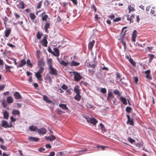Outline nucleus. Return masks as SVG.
Masks as SVG:
<instances>
[{
    "label": "nucleus",
    "mask_w": 156,
    "mask_h": 156,
    "mask_svg": "<svg viewBox=\"0 0 156 156\" xmlns=\"http://www.w3.org/2000/svg\"><path fill=\"white\" fill-rule=\"evenodd\" d=\"M71 89H69L67 90L66 91V92L67 93V95H69L71 94Z\"/></svg>",
    "instance_id": "obj_53"
},
{
    "label": "nucleus",
    "mask_w": 156,
    "mask_h": 156,
    "mask_svg": "<svg viewBox=\"0 0 156 156\" xmlns=\"http://www.w3.org/2000/svg\"><path fill=\"white\" fill-rule=\"evenodd\" d=\"M120 99L124 105H127L126 99L125 98L123 97H120Z\"/></svg>",
    "instance_id": "obj_27"
},
{
    "label": "nucleus",
    "mask_w": 156,
    "mask_h": 156,
    "mask_svg": "<svg viewBox=\"0 0 156 156\" xmlns=\"http://www.w3.org/2000/svg\"><path fill=\"white\" fill-rule=\"evenodd\" d=\"M44 70L43 67H40V68L37 73L41 74Z\"/></svg>",
    "instance_id": "obj_45"
},
{
    "label": "nucleus",
    "mask_w": 156,
    "mask_h": 156,
    "mask_svg": "<svg viewBox=\"0 0 156 156\" xmlns=\"http://www.w3.org/2000/svg\"><path fill=\"white\" fill-rule=\"evenodd\" d=\"M27 64L28 66H30V68H32V67L33 64L31 63L29 59H28L27 60Z\"/></svg>",
    "instance_id": "obj_46"
},
{
    "label": "nucleus",
    "mask_w": 156,
    "mask_h": 156,
    "mask_svg": "<svg viewBox=\"0 0 156 156\" xmlns=\"http://www.w3.org/2000/svg\"><path fill=\"white\" fill-rule=\"evenodd\" d=\"M126 116L128 119L127 124H129L133 126L134 122L133 119H131L129 115H127Z\"/></svg>",
    "instance_id": "obj_9"
},
{
    "label": "nucleus",
    "mask_w": 156,
    "mask_h": 156,
    "mask_svg": "<svg viewBox=\"0 0 156 156\" xmlns=\"http://www.w3.org/2000/svg\"><path fill=\"white\" fill-rule=\"evenodd\" d=\"M59 107L61 108L64 110H68V108L66 105L64 104H59Z\"/></svg>",
    "instance_id": "obj_36"
},
{
    "label": "nucleus",
    "mask_w": 156,
    "mask_h": 156,
    "mask_svg": "<svg viewBox=\"0 0 156 156\" xmlns=\"http://www.w3.org/2000/svg\"><path fill=\"white\" fill-rule=\"evenodd\" d=\"M37 132L40 135H44L46 133L47 130L44 128H42L40 129H38Z\"/></svg>",
    "instance_id": "obj_6"
},
{
    "label": "nucleus",
    "mask_w": 156,
    "mask_h": 156,
    "mask_svg": "<svg viewBox=\"0 0 156 156\" xmlns=\"http://www.w3.org/2000/svg\"><path fill=\"white\" fill-rule=\"evenodd\" d=\"M84 118H85L88 123H90L94 125H96L98 121L95 118L89 117L87 115H84L83 116Z\"/></svg>",
    "instance_id": "obj_1"
},
{
    "label": "nucleus",
    "mask_w": 156,
    "mask_h": 156,
    "mask_svg": "<svg viewBox=\"0 0 156 156\" xmlns=\"http://www.w3.org/2000/svg\"><path fill=\"white\" fill-rule=\"evenodd\" d=\"M153 47L151 46V47H147L145 49V50L146 51H148L149 52H151L153 48Z\"/></svg>",
    "instance_id": "obj_47"
},
{
    "label": "nucleus",
    "mask_w": 156,
    "mask_h": 156,
    "mask_svg": "<svg viewBox=\"0 0 156 156\" xmlns=\"http://www.w3.org/2000/svg\"><path fill=\"white\" fill-rule=\"evenodd\" d=\"M45 12H44L42 14L41 16L42 17V19L43 21H47V20L48 17V16L45 14Z\"/></svg>",
    "instance_id": "obj_19"
},
{
    "label": "nucleus",
    "mask_w": 156,
    "mask_h": 156,
    "mask_svg": "<svg viewBox=\"0 0 156 156\" xmlns=\"http://www.w3.org/2000/svg\"><path fill=\"white\" fill-rule=\"evenodd\" d=\"M43 34L42 33L38 32L36 35L38 39H41Z\"/></svg>",
    "instance_id": "obj_41"
},
{
    "label": "nucleus",
    "mask_w": 156,
    "mask_h": 156,
    "mask_svg": "<svg viewBox=\"0 0 156 156\" xmlns=\"http://www.w3.org/2000/svg\"><path fill=\"white\" fill-rule=\"evenodd\" d=\"M128 141L130 143L133 144L135 142V140L130 137H128Z\"/></svg>",
    "instance_id": "obj_48"
},
{
    "label": "nucleus",
    "mask_w": 156,
    "mask_h": 156,
    "mask_svg": "<svg viewBox=\"0 0 156 156\" xmlns=\"http://www.w3.org/2000/svg\"><path fill=\"white\" fill-rule=\"evenodd\" d=\"M73 73L74 75V79L75 81H78L82 78V77L80 75V73L76 72H73Z\"/></svg>",
    "instance_id": "obj_2"
},
{
    "label": "nucleus",
    "mask_w": 156,
    "mask_h": 156,
    "mask_svg": "<svg viewBox=\"0 0 156 156\" xmlns=\"http://www.w3.org/2000/svg\"><path fill=\"white\" fill-rule=\"evenodd\" d=\"M7 101L9 104L12 103L13 101V99L12 97L9 96L7 98Z\"/></svg>",
    "instance_id": "obj_33"
},
{
    "label": "nucleus",
    "mask_w": 156,
    "mask_h": 156,
    "mask_svg": "<svg viewBox=\"0 0 156 156\" xmlns=\"http://www.w3.org/2000/svg\"><path fill=\"white\" fill-rule=\"evenodd\" d=\"M74 90L76 94H80V90L79 89L78 85H76L74 88Z\"/></svg>",
    "instance_id": "obj_25"
},
{
    "label": "nucleus",
    "mask_w": 156,
    "mask_h": 156,
    "mask_svg": "<svg viewBox=\"0 0 156 156\" xmlns=\"http://www.w3.org/2000/svg\"><path fill=\"white\" fill-rule=\"evenodd\" d=\"M129 61L133 66H136V63L134 61L133 59L130 58V59H129Z\"/></svg>",
    "instance_id": "obj_44"
},
{
    "label": "nucleus",
    "mask_w": 156,
    "mask_h": 156,
    "mask_svg": "<svg viewBox=\"0 0 156 156\" xmlns=\"http://www.w3.org/2000/svg\"><path fill=\"white\" fill-rule=\"evenodd\" d=\"M80 94H76V95L74 97V99L77 101H80L81 98Z\"/></svg>",
    "instance_id": "obj_32"
},
{
    "label": "nucleus",
    "mask_w": 156,
    "mask_h": 156,
    "mask_svg": "<svg viewBox=\"0 0 156 156\" xmlns=\"http://www.w3.org/2000/svg\"><path fill=\"white\" fill-rule=\"evenodd\" d=\"M29 129L31 131H37V130L38 129L37 126H34V125L30 126L29 127Z\"/></svg>",
    "instance_id": "obj_29"
},
{
    "label": "nucleus",
    "mask_w": 156,
    "mask_h": 156,
    "mask_svg": "<svg viewBox=\"0 0 156 156\" xmlns=\"http://www.w3.org/2000/svg\"><path fill=\"white\" fill-rule=\"evenodd\" d=\"M41 43L43 46L44 47L47 46L48 42L47 41V38L46 37H44L43 40L41 41Z\"/></svg>",
    "instance_id": "obj_7"
},
{
    "label": "nucleus",
    "mask_w": 156,
    "mask_h": 156,
    "mask_svg": "<svg viewBox=\"0 0 156 156\" xmlns=\"http://www.w3.org/2000/svg\"><path fill=\"white\" fill-rule=\"evenodd\" d=\"M2 105L3 106V107L4 108H5L7 106V104L5 101H3L2 103Z\"/></svg>",
    "instance_id": "obj_62"
},
{
    "label": "nucleus",
    "mask_w": 156,
    "mask_h": 156,
    "mask_svg": "<svg viewBox=\"0 0 156 156\" xmlns=\"http://www.w3.org/2000/svg\"><path fill=\"white\" fill-rule=\"evenodd\" d=\"M101 92L103 94L106 93V89L105 88H102L100 90Z\"/></svg>",
    "instance_id": "obj_49"
},
{
    "label": "nucleus",
    "mask_w": 156,
    "mask_h": 156,
    "mask_svg": "<svg viewBox=\"0 0 156 156\" xmlns=\"http://www.w3.org/2000/svg\"><path fill=\"white\" fill-rule=\"evenodd\" d=\"M28 140L30 142H38L40 140V139L39 138L29 136L28 137Z\"/></svg>",
    "instance_id": "obj_10"
},
{
    "label": "nucleus",
    "mask_w": 156,
    "mask_h": 156,
    "mask_svg": "<svg viewBox=\"0 0 156 156\" xmlns=\"http://www.w3.org/2000/svg\"><path fill=\"white\" fill-rule=\"evenodd\" d=\"M38 151L40 152H43L45 151V149L44 147H41L38 149Z\"/></svg>",
    "instance_id": "obj_57"
},
{
    "label": "nucleus",
    "mask_w": 156,
    "mask_h": 156,
    "mask_svg": "<svg viewBox=\"0 0 156 156\" xmlns=\"http://www.w3.org/2000/svg\"><path fill=\"white\" fill-rule=\"evenodd\" d=\"M17 7L20 9H23L25 8L24 4L23 1H20L19 3L17 5Z\"/></svg>",
    "instance_id": "obj_14"
},
{
    "label": "nucleus",
    "mask_w": 156,
    "mask_h": 156,
    "mask_svg": "<svg viewBox=\"0 0 156 156\" xmlns=\"http://www.w3.org/2000/svg\"><path fill=\"white\" fill-rule=\"evenodd\" d=\"M26 63L25 60L23 59L20 61V63L17 65L18 68L22 67L24 66Z\"/></svg>",
    "instance_id": "obj_18"
},
{
    "label": "nucleus",
    "mask_w": 156,
    "mask_h": 156,
    "mask_svg": "<svg viewBox=\"0 0 156 156\" xmlns=\"http://www.w3.org/2000/svg\"><path fill=\"white\" fill-rule=\"evenodd\" d=\"M94 43L95 41L94 40H93L92 41L89 43L88 44V48L90 50H91L92 49Z\"/></svg>",
    "instance_id": "obj_28"
},
{
    "label": "nucleus",
    "mask_w": 156,
    "mask_h": 156,
    "mask_svg": "<svg viewBox=\"0 0 156 156\" xmlns=\"http://www.w3.org/2000/svg\"><path fill=\"white\" fill-rule=\"evenodd\" d=\"M30 16L31 19L32 20H34L36 18V16L34 13H30Z\"/></svg>",
    "instance_id": "obj_40"
},
{
    "label": "nucleus",
    "mask_w": 156,
    "mask_h": 156,
    "mask_svg": "<svg viewBox=\"0 0 156 156\" xmlns=\"http://www.w3.org/2000/svg\"><path fill=\"white\" fill-rule=\"evenodd\" d=\"M14 96L15 99H22V97L21 95L18 92H16L14 94Z\"/></svg>",
    "instance_id": "obj_16"
},
{
    "label": "nucleus",
    "mask_w": 156,
    "mask_h": 156,
    "mask_svg": "<svg viewBox=\"0 0 156 156\" xmlns=\"http://www.w3.org/2000/svg\"><path fill=\"white\" fill-rule=\"evenodd\" d=\"M14 14L16 19H18L20 17V15L17 14V13L16 12H14Z\"/></svg>",
    "instance_id": "obj_54"
},
{
    "label": "nucleus",
    "mask_w": 156,
    "mask_h": 156,
    "mask_svg": "<svg viewBox=\"0 0 156 156\" xmlns=\"http://www.w3.org/2000/svg\"><path fill=\"white\" fill-rule=\"evenodd\" d=\"M44 62L43 61V58L38 60V65L39 67H44Z\"/></svg>",
    "instance_id": "obj_15"
},
{
    "label": "nucleus",
    "mask_w": 156,
    "mask_h": 156,
    "mask_svg": "<svg viewBox=\"0 0 156 156\" xmlns=\"http://www.w3.org/2000/svg\"><path fill=\"white\" fill-rule=\"evenodd\" d=\"M11 29L9 28H7L5 31V36L6 37H8L11 33Z\"/></svg>",
    "instance_id": "obj_12"
},
{
    "label": "nucleus",
    "mask_w": 156,
    "mask_h": 156,
    "mask_svg": "<svg viewBox=\"0 0 156 156\" xmlns=\"http://www.w3.org/2000/svg\"><path fill=\"white\" fill-rule=\"evenodd\" d=\"M45 138L47 140H48L51 141H52L56 139V137L53 135H51L48 136H46Z\"/></svg>",
    "instance_id": "obj_11"
},
{
    "label": "nucleus",
    "mask_w": 156,
    "mask_h": 156,
    "mask_svg": "<svg viewBox=\"0 0 156 156\" xmlns=\"http://www.w3.org/2000/svg\"><path fill=\"white\" fill-rule=\"evenodd\" d=\"M137 32L136 30H134L132 34V41L133 42H135L136 41V38L137 36Z\"/></svg>",
    "instance_id": "obj_8"
},
{
    "label": "nucleus",
    "mask_w": 156,
    "mask_h": 156,
    "mask_svg": "<svg viewBox=\"0 0 156 156\" xmlns=\"http://www.w3.org/2000/svg\"><path fill=\"white\" fill-rule=\"evenodd\" d=\"M35 76L37 77V79L40 81H41L42 80V76L41 75V74L37 73L35 74Z\"/></svg>",
    "instance_id": "obj_23"
},
{
    "label": "nucleus",
    "mask_w": 156,
    "mask_h": 156,
    "mask_svg": "<svg viewBox=\"0 0 156 156\" xmlns=\"http://www.w3.org/2000/svg\"><path fill=\"white\" fill-rule=\"evenodd\" d=\"M136 146L138 147H141L143 146V145L140 143H138L136 144Z\"/></svg>",
    "instance_id": "obj_60"
},
{
    "label": "nucleus",
    "mask_w": 156,
    "mask_h": 156,
    "mask_svg": "<svg viewBox=\"0 0 156 156\" xmlns=\"http://www.w3.org/2000/svg\"><path fill=\"white\" fill-rule=\"evenodd\" d=\"M48 69L49 70V74L54 75H57L58 74L57 69L52 66L49 68Z\"/></svg>",
    "instance_id": "obj_3"
},
{
    "label": "nucleus",
    "mask_w": 156,
    "mask_h": 156,
    "mask_svg": "<svg viewBox=\"0 0 156 156\" xmlns=\"http://www.w3.org/2000/svg\"><path fill=\"white\" fill-rule=\"evenodd\" d=\"M12 114L14 115H18L19 117H20V112L18 110H13L12 112Z\"/></svg>",
    "instance_id": "obj_26"
},
{
    "label": "nucleus",
    "mask_w": 156,
    "mask_h": 156,
    "mask_svg": "<svg viewBox=\"0 0 156 156\" xmlns=\"http://www.w3.org/2000/svg\"><path fill=\"white\" fill-rule=\"evenodd\" d=\"M43 99L47 103H51L52 101L49 99L48 97L45 95L43 96Z\"/></svg>",
    "instance_id": "obj_21"
},
{
    "label": "nucleus",
    "mask_w": 156,
    "mask_h": 156,
    "mask_svg": "<svg viewBox=\"0 0 156 156\" xmlns=\"http://www.w3.org/2000/svg\"><path fill=\"white\" fill-rule=\"evenodd\" d=\"M113 96L112 95V92H109L108 94L107 100L108 101H110L112 100V98H113Z\"/></svg>",
    "instance_id": "obj_30"
},
{
    "label": "nucleus",
    "mask_w": 156,
    "mask_h": 156,
    "mask_svg": "<svg viewBox=\"0 0 156 156\" xmlns=\"http://www.w3.org/2000/svg\"><path fill=\"white\" fill-rule=\"evenodd\" d=\"M48 50L49 52L51 53L52 54H54V52L52 51L50 47L48 48Z\"/></svg>",
    "instance_id": "obj_58"
},
{
    "label": "nucleus",
    "mask_w": 156,
    "mask_h": 156,
    "mask_svg": "<svg viewBox=\"0 0 156 156\" xmlns=\"http://www.w3.org/2000/svg\"><path fill=\"white\" fill-rule=\"evenodd\" d=\"M4 118L6 119H8L9 116V114L8 112L6 111H5L3 113Z\"/></svg>",
    "instance_id": "obj_37"
},
{
    "label": "nucleus",
    "mask_w": 156,
    "mask_h": 156,
    "mask_svg": "<svg viewBox=\"0 0 156 156\" xmlns=\"http://www.w3.org/2000/svg\"><path fill=\"white\" fill-rule=\"evenodd\" d=\"M80 64V63L73 61L71 62L70 65L72 66H78Z\"/></svg>",
    "instance_id": "obj_31"
},
{
    "label": "nucleus",
    "mask_w": 156,
    "mask_h": 156,
    "mask_svg": "<svg viewBox=\"0 0 156 156\" xmlns=\"http://www.w3.org/2000/svg\"><path fill=\"white\" fill-rule=\"evenodd\" d=\"M148 56H149L150 58L149 59V62H150L154 58V55L152 54H148Z\"/></svg>",
    "instance_id": "obj_42"
},
{
    "label": "nucleus",
    "mask_w": 156,
    "mask_h": 156,
    "mask_svg": "<svg viewBox=\"0 0 156 156\" xmlns=\"http://www.w3.org/2000/svg\"><path fill=\"white\" fill-rule=\"evenodd\" d=\"M121 20V18L120 17H117L115 19H113V21L114 22H117L119 21H120Z\"/></svg>",
    "instance_id": "obj_51"
},
{
    "label": "nucleus",
    "mask_w": 156,
    "mask_h": 156,
    "mask_svg": "<svg viewBox=\"0 0 156 156\" xmlns=\"http://www.w3.org/2000/svg\"><path fill=\"white\" fill-rule=\"evenodd\" d=\"M128 9L129 10L128 13H130L131 12H133L135 10L133 7H132L130 5H129L128 6Z\"/></svg>",
    "instance_id": "obj_38"
},
{
    "label": "nucleus",
    "mask_w": 156,
    "mask_h": 156,
    "mask_svg": "<svg viewBox=\"0 0 156 156\" xmlns=\"http://www.w3.org/2000/svg\"><path fill=\"white\" fill-rule=\"evenodd\" d=\"M49 21H49V22H47L45 23L44 26L45 30L46 33H47L48 32V29L50 28V24Z\"/></svg>",
    "instance_id": "obj_17"
},
{
    "label": "nucleus",
    "mask_w": 156,
    "mask_h": 156,
    "mask_svg": "<svg viewBox=\"0 0 156 156\" xmlns=\"http://www.w3.org/2000/svg\"><path fill=\"white\" fill-rule=\"evenodd\" d=\"M47 63L48 66V68L52 66V59L51 58L47 59Z\"/></svg>",
    "instance_id": "obj_24"
},
{
    "label": "nucleus",
    "mask_w": 156,
    "mask_h": 156,
    "mask_svg": "<svg viewBox=\"0 0 156 156\" xmlns=\"http://www.w3.org/2000/svg\"><path fill=\"white\" fill-rule=\"evenodd\" d=\"M59 63L62 65H63L65 66H67L68 64H69V63L68 62H65L64 61H62L60 62H59Z\"/></svg>",
    "instance_id": "obj_35"
},
{
    "label": "nucleus",
    "mask_w": 156,
    "mask_h": 156,
    "mask_svg": "<svg viewBox=\"0 0 156 156\" xmlns=\"http://www.w3.org/2000/svg\"><path fill=\"white\" fill-rule=\"evenodd\" d=\"M126 16L127 18V20L130 21V23L133 22L132 20L134 18V15L133 14H132L130 17H129V15H126Z\"/></svg>",
    "instance_id": "obj_20"
},
{
    "label": "nucleus",
    "mask_w": 156,
    "mask_h": 156,
    "mask_svg": "<svg viewBox=\"0 0 156 156\" xmlns=\"http://www.w3.org/2000/svg\"><path fill=\"white\" fill-rule=\"evenodd\" d=\"M2 126L5 128H9L12 127V125H9L7 121L5 120H2Z\"/></svg>",
    "instance_id": "obj_5"
},
{
    "label": "nucleus",
    "mask_w": 156,
    "mask_h": 156,
    "mask_svg": "<svg viewBox=\"0 0 156 156\" xmlns=\"http://www.w3.org/2000/svg\"><path fill=\"white\" fill-rule=\"evenodd\" d=\"M5 69L6 70V71H8L9 72H10L11 70H10V69L12 68V67L11 66H8L6 64L5 65Z\"/></svg>",
    "instance_id": "obj_39"
},
{
    "label": "nucleus",
    "mask_w": 156,
    "mask_h": 156,
    "mask_svg": "<svg viewBox=\"0 0 156 156\" xmlns=\"http://www.w3.org/2000/svg\"><path fill=\"white\" fill-rule=\"evenodd\" d=\"M57 112L58 113V114L59 115L61 114L63 112L62 111H61L60 109H59L58 108L57 109ZM63 113H64V112H63Z\"/></svg>",
    "instance_id": "obj_56"
},
{
    "label": "nucleus",
    "mask_w": 156,
    "mask_h": 156,
    "mask_svg": "<svg viewBox=\"0 0 156 156\" xmlns=\"http://www.w3.org/2000/svg\"><path fill=\"white\" fill-rule=\"evenodd\" d=\"M102 65L104 66L102 68V69L103 70H105L107 71L108 70V69L107 67H105L104 64H103Z\"/></svg>",
    "instance_id": "obj_59"
},
{
    "label": "nucleus",
    "mask_w": 156,
    "mask_h": 156,
    "mask_svg": "<svg viewBox=\"0 0 156 156\" xmlns=\"http://www.w3.org/2000/svg\"><path fill=\"white\" fill-rule=\"evenodd\" d=\"M1 148L4 150H6L7 149V147L4 145H1Z\"/></svg>",
    "instance_id": "obj_63"
},
{
    "label": "nucleus",
    "mask_w": 156,
    "mask_h": 156,
    "mask_svg": "<svg viewBox=\"0 0 156 156\" xmlns=\"http://www.w3.org/2000/svg\"><path fill=\"white\" fill-rule=\"evenodd\" d=\"M63 152L62 151H60L59 152H58L57 153V155L58 156H61L63 155Z\"/></svg>",
    "instance_id": "obj_64"
},
{
    "label": "nucleus",
    "mask_w": 156,
    "mask_h": 156,
    "mask_svg": "<svg viewBox=\"0 0 156 156\" xmlns=\"http://www.w3.org/2000/svg\"><path fill=\"white\" fill-rule=\"evenodd\" d=\"M55 155V152L52 151L50 153V154L48 156H54Z\"/></svg>",
    "instance_id": "obj_61"
},
{
    "label": "nucleus",
    "mask_w": 156,
    "mask_h": 156,
    "mask_svg": "<svg viewBox=\"0 0 156 156\" xmlns=\"http://www.w3.org/2000/svg\"><path fill=\"white\" fill-rule=\"evenodd\" d=\"M68 87L67 85H66L65 84H63L62 85V88L65 90H66L68 88Z\"/></svg>",
    "instance_id": "obj_52"
},
{
    "label": "nucleus",
    "mask_w": 156,
    "mask_h": 156,
    "mask_svg": "<svg viewBox=\"0 0 156 156\" xmlns=\"http://www.w3.org/2000/svg\"><path fill=\"white\" fill-rule=\"evenodd\" d=\"M54 50L55 52H54V54H53L54 56L58 57L59 55V49L57 48H54Z\"/></svg>",
    "instance_id": "obj_22"
},
{
    "label": "nucleus",
    "mask_w": 156,
    "mask_h": 156,
    "mask_svg": "<svg viewBox=\"0 0 156 156\" xmlns=\"http://www.w3.org/2000/svg\"><path fill=\"white\" fill-rule=\"evenodd\" d=\"M108 17L109 18H110L111 20H112V19L113 20V19H114L115 17V16L114 15V14H112V15H111L109 16H108Z\"/></svg>",
    "instance_id": "obj_55"
},
{
    "label": "nucleus",
    "mask_w": 156,
    "mask_h": 156,
    "mask_svg": "<svg viewBox=\"0 0 156 156\" xmlns=\"http://www.w3.org/2000/svg\"><path fill=\"white\" fill-rule=\"evenodd\" d=\"M42 1H41L38 3L37 6V9H39L41 8V6L42 5Z\"/></svg>",
    "instance_id": "obj_50"
},
{
    "label": "nucleus",
    "mask_w": 156,
    "mask_h": 156,
    "mask_svg": "<svg viewBox=\"0 0 156 156\" xmlns=\"http://www.w3.org/2000/svg\"><path fill=\"white\" fill-rule=\"evenodd\" d=\"M132 110V108L129 106L127 107L126 108V111L127 113H129L131 112Z\"/></svg>",
    "instance_id": "obj_43"
},
{
    "label": "nucleus",
    "mask_w": 156,
    "mask_h": 156,
    "mask_svg": "<svg viewBox=\"0 0 156 156\" xmlns=\"http://www.w3.org/2000/svg\"><path fill=\"white\" fill-rule=\"evenodd\" d=\"M114 94L118 96H121V93L117 89L114 90L113 91Z\"/></svg>",
    "instance_id": "obj_34"
},
{
    "label": "nucleus",
    "mask_w": 156,
    "mask_h": 156,
    "mask_svg": "<svg viewBox=\"0 0 156 156\" xmlns=\"http://www.w3.org/2000/svg\"><path fill=\"white\" fill-rule=\"evenodd\" d=\"M45 80H46V83H51L52 82V80L49 75L47 74L45 78Z\"/></svg>",
    "instance_id": "obj_13"
},
{
    "label": "nucleus",
    "mask_w": 156,
    "mask_h": 156,
    "mask_svg": "<svg viewBox=\"0 0 156 156\" xmlns=\"http://www.w3.org/2000/svg\"><path fill=\"white\" fill-rule=\"evenodd\" d=\"M126 31L125 32L123 35L119 39V40H120L121 42L122 43L123 45L124 46V49L125 50L126 49V41H125L126 38H125V33Z\"/></svg>",
    "instance_id": "obj_4"
}]
</instances>
